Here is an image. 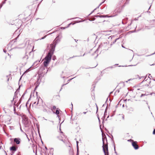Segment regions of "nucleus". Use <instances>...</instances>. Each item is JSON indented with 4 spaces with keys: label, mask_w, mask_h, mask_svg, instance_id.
Wrapping results in <instances>:
<instances>
[{
    "label": "nucleus",
    "mask_w": 155,
    "mask_h": 155,
    "mask_svg": "<svg viewBox=\"0 0 155 155\" xmlns=\"http://www.w3.org/2000/svg\"><path fill=\"white\" fill-rule=\"evenodd\" d=\"M145 95V94H142L141 95V97H142L143 96H144V95Z\"/></svg>",
    "instance_id": "obj_15"
},
{
    "label": "nucleus",
    "mask_w": 155,
    "mask_h": 155,
    "mask_svg": "<svg viewBox=\"0 0 155 155\" xmlns=\"http://www.w3.org/2000/svg\"><path fill=\"white\" fill-rule=\"evenodd\" d=\"M86 113V112H83V114H85Z\"/></svg>",
    "instance_id": "obj_16"
},
{
    "label": "nucleus",
    "mask_w": 155,
    "mask_h": 155,
    "mask_svg": "<svg viewBox=\"0 0 155 155\" xmlns=\"http://www.w3.org/2000/svg\"><path fill=\"white\" fill-rule=\"evenodd\" d=\"M60 135L61 136H58L55 139V141L57 142L58 140L63 141V139H62V135H63V133L61 132Z\"/></svg>",
    "instance_id": "obj_3"
},
{
    "label": "nucleus",
    "mask_w": 155,
    "mask_h": 155,
    "mask_svg": "<svg viewBox=\"0 0 155 155\" xmlns=\"http://www.w3.org/2000/svg\"><path fill=\"white\" fill-rule=\"evenodd\" d=\"M120 116L122 117L123 119H124V117L123 115H120Z\"/></svg>",
    "instance_id": "obj_14"
},
{
    "label": "nucleus",
    "mask_w": 155,
    "mask_h": 155,
    "mask_svg": "<svg viewBox=\"0 0 155 155\" xmlns=\"http://www.w3.org/2000/svg\"><path fill=\"white\" fill-rule=\"evenodd\" d=\"M113 146H114V151L115 152V151H116V150H115V144L114 143Z\"/></svg>",
    "instance_id": "obj_11"
},
{
    "label": "nucleus",
    "mask_w": 155,
    "mask_h": 155,
    "mask_svg": "<svg viewBox=\"0 0 155 155\" xmlns=\"http://www.w3.org/2000/svg\"><path fill=\"white\" fill-rule=\"evenodd\" d=\"M153 134H155V129L154 130L153 132Z\"/></svg>",
    "instance_id": "obj_12"
},
{
    "label": "nucleus",
    "mask_w": 155,
    "mask_h": 155,
    "mask_svg": "<svg viewBox=\"0 0 155 155\" xmlns=\"http://www.w3.org/2000/svg\"><path fill=\"white\" fill-rule=\"evenodd\" d=\"M55 113L57 114H59V111L58 110H56V113Z\"/></svg>",
    "instance_id": "obj_10"
},
{
    "label": "nucleus",
    "mask_w": 155,
    "mask_h": 155,
    "mask_svg": "<svg viewBox=\"0 0 155 155\" xmlns=\"http://www.w3.org/2000/svg\"><path fill=\"white\" fill-rule=\"evenodd\" d=\"M21 139L20 138H15L14 139V141L17 144H19L20 143Z\"/></svg>",
    "instance_id": "obj_4"
},
{
    "label": "nucleus",
    "mask_w": 155,
    "mask_h": 155,
    "mask_svg": "<svg viewBox=\"0 0 155 155\" xmlns=\"http://www.w3.org/2000/svg\"><path fill=\"white\" fill-rule=\"evenodd\" d=\"M102 140L103 143V149L105 153H107L108 151V147L107 145V138L104 136H102Z\"/></svg>",
    "instance_id": "obj_1"
},
{
    "label": "nucleus",
    "mask_w": 155,
    "mask_h": 155,
    "mask_svg": "<svg viewBox=\"0 0 155 155\" xmlns=\"http://www.w3.org/2000/svg\"><path fill=\"white\" fill-rule=\"evenodd\" d=\"M52 55L50 53H49L45 58V61L44 64L45 66L46 67L49 63L51 59Z\"/></svg>",
    "instance_id": "obj_2"
},
{
    "label": "nucleus",
    "mask_w": 155,
    "mask_h": 155,
    "mask_svg": "<svg viewBox=\"0 0 155 155\" xmlns=\"http://www.w3.org/2000/svg\"><path fill=\"white\" fill-rule=\"evenodd\" d=\"M132 144L133 146L134 147L135 149H138V147L135 142H133L132 143Z\"/></svg>",
    "instance_id": "obj_5"
},
{
    "label": "nucleus",
    "mask_w": 155,
    "mask_h": 155,
    "mask_svg": "<svg viewBox=\"0 0 155 155\" xmlns=\"http://www.w3.org/2000/svg\"><path fill=\"white\" fill-rule=\"evenodd\" d=\"M31 68V67L30 68H29L25 72V73H27L28 72H29L30 70V68Z\"/></svg>",
    "instance_id": "obj_9"
},
{
    "label": "nucleus",
    "mask_w": 155,
    "mask_h": 155,
    "mask_svg": "<svg viewBox=\"0 0 155 155\" xmlns=\"http://www.w3.org/2000/svg\"><path fill=\"white\" fill-rule=\"evenodd\" d=\"M78 141H77V146H78Z\"/></svg>",
    "instance_id": "obj_17"
},
{
    "label": "nucleus",
    "mask_w": 155,
    "mask_h": 155,
    "mask_svg": "<svg viewBox=\"0 0 155 155\" xmlns=\"http://www.w3.org/2000/svg\"><path fill=\"white\" fill-rule=\"evenodd\" d=\"M10 150L14 151L16 150V149L15 146H12L10 147Z\"/></svg>",
    "instance_id": "obj_6"
},
{
    "label": "nucleus",
    "mask_w": 155,
    "mask_h": 155,
    "mask_svg": "<svg viewBox=\"0 0 155 155\" xmlns=\"http://www.w3.org/2000/svg\"><path fill=\"white\" fill-rule=\"evenodd\" d=\"M114 16H109V17H113Z\"/></svg>",
    "instance_id": "obj_18"
},
{
    "label": "nucleus",
    "mask_w": 155,
    "mask_h": 155,
    "mask_svg": "<svg viewBox=\"0 0 155 155\" xmlns=\"http://www.w3.org/2000/svg\"><path fill=\"white\" fill-rule=\"evenodd\" d=\"M46 37V36H44V37H42V38H41V39H43L44 38H45Z\"/></svg>",
    "instance_id": "obj_13"
},
{
    "label": "nucleus",
    "mask_w": 155,
    "mask_h": 155,
    "mask_svg": "<svg viewBox=\"0 0 155 155\" xmlns=\"http://www.w3.org/2000/svg\"><path fill=\"white\" fill-rule=\"evenodd\" d=\"M56 109V107L55 106H53L52 107H51V109L52 110H55V109Z\"/></svg>",
    "instance_id": "obj_8"
},
{
    "label": "nucleus",
    "mask_w": 155,
    "mask_h": 155,
    "mask_svg": "<svg viewBox=\"0 0 155 155\" xmlns=\"http://www.w3.org/2000/svg\"><path fill=\"white\" fill-rule=\"evenodd\" d=\"M51 50L54 51V44H52L51 45Z\"/></svg>",
    "instance_id": "obj_7"
}]
</instances>
